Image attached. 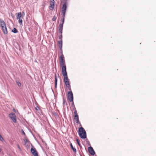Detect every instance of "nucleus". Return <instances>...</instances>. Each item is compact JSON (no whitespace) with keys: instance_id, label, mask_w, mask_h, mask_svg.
Segmentation results:
<instances>
[{"instance_id":"nucleus-6","label":"nucleus","mask_w":156,"mask_h":156,"mask_svg":"<svg viewBox=\"0 0 156 156\" xmlns=\"http://www.w3.org/2000/svg\"><path fill=\"white\" fill-rule=\"evenodd\" d=\"M62 35H61L59 37V40L58 42V45L61 50H61H62Z\"/></svg>"},{"instance_id":"nucleus-13","label":"nucleus","mask_w":156,"mask_h":156,"mask_svg":"<svg viewBox=\"0 0 156 156\" xmlns=\"http://www.w3.org/2000/svg\"><path fill=\"white\" fill-rule=\"evenodd\" d=\"M16 19L17 20H18V19L19 18H20L22 17V14L21 12L16 13Z\"/></svg>"},{"instance_id":"nucleus-10","label":"nucleus","mask_w":156,"mask_h":156,"mask_svg":"<svg viewBox=\"0 0 156 156\" xmlns=\"http://www.w3.org/2000/svg\"><path fill=\"white\" fill-rule=\"evenodd\" d=\"M54 0H51L50 2L49 8L51 9H53L54 7Z\"/></svg>"},{"instance_id":"nucleus-21","label":"nucleus","mask_w":156,"mask_h":156,"mask_svg":"<svg viewBox=\"0 0 156 156\" xmlns=\"http://www.w3.org/2000/svg\"><path fill=\"white\" fill-rule=\"evenodd\" d=\"M64 17L65 16H63V19L62 20H61V21H62V23H60V24H62L63 25V23H64Z\"/></svg>"},{"instance_id":"nucleus-14","label":"nucleus","mask_w":156,"mask_h":156,"mask_svg":"<svg viewBox=\"0 0 156 156\" xmlns=\"http://www.w3.org/2000/svg\"><path fill=\"white\" fill-rule=\"evenodd\" d=\"M63 26V25L62 24H59L58 31L61 34V35H62V33Z\"/></svg>"},{"instance_id":"nucleus-26","label":"nucleus","mask_w":156,"mask_h":156,"mask_svg":"<svg viewBox=\"0 0 156 156\" xmlns=\"http://www.w3.org/2000/svg\"><path fill=\"white\" fill-rule=\"evenodd\" d=\"M16 83H17V85H18V86L20 87V86H21V84L20 82H17Z\"/></svg>"},{"instance_id":"nucleus-23","label":"nucleus","mask_w":156,"mask_h":156,"mask_svg":"<svg viewBox=\"0 0 156 156\" xmlns=\"http://www.w3.org/2000/svg\"><path fill=\"white\" fill-rule=\"evenodd\" d=\"M76 141L77 142V143L78 145H79V146L80 147L81 146H80V143L79 140L78 139H77L76 140Z\"/></svg>"},{"instance_id":"nucleus-22","label":"nucleus","mask_w":156,"mask_h":156,"mask_svg":"<svg viewBox=\"0 0 156 156\" xmlns=\"http://www.w3.org/2000/svg\"><path fill=\"white\" fill-rule=\"evenodd\" d=\"M55 87H56L57 84V78H56V75L55 76Z\"/></svg>"},{"instance_id":"nucleus-5","label":"nucleus","mask_w":156,"mask_h":156,"mask_svg":"<svg viewBox=\"0 0 156 156\" xmlns=\"http://www.w3.org/2000/svg\"><path fill=\"white\" fill-rule=\"evenodd\" d=\"M68 100L72 102L73 101V95L72 91L70 90L68 94Z\"/></svg>"},{"instance_id":"nucleus-31","label":"nucleus","mask_w":156,"mask_h":156,"mask_svg":"<svg viewBox=\"0 0 156 156\" xmlns=\"http://www.w3.org/2000/svg\"><path fill=\"white\" fill-rule=\"evenodd\" d=\"M74 108H73V109L75 110V108H74V107L73 106Z\"/></svg>"},{"instance_id":"nucleus-25","label":"nucleus","mask_w":156,"mask_h":156,"mask_svg":"<svg viewBox=\"0 0 156 156\" xmlns=\"http://www.w3.org/2000/svg\"><path fill=\"white\" fill-rule=\"evenodd\" d=\"M0 140L2 141H3L4 140V139L2 136L0 134Z\"/></svg>"},{"instance_id":"nucleus-30","label":"nucleus","mask_w":156,"mask_h":156,"mask_svg":"<svg viewBox=\"0 0 156 156\" xmlns=\"http://www.w3.org/2000/svg\"><path fill=\"white\" fill-rule=\"evenodd\" d=\"M24 141L25 142H27V140H24Z\"/></svg>"},{"instance_id":"nucleus-7","label":"nucleus","mask_w":156,"mask_h":156,"mask_svg":"<svg viewBox=\"0 0 156 156\" xmlns=\"http://www.w3.org/2000/svg\"><path fill=\"white\" fill-rule=\"evenodd\" d=\"M66 8L67 7L66 3H64L62 8V9L61 11L62 13L63 14V16H65Z\"/></svg>"},{"instance_id":"nucleus-20","label":"nucleus","mask_w":156,"mask_h":156,"mask_svg":"<svg viewBox=\"0 0 156 156\" xmlns=\"http://www.w3.org/2000/svg\"><path fill=\"white\" fill-rule=\"evenodd\" d=\"M73 105H74V108H75V111L74 112V115H78V114H77V111L76 110V108H75V107L74 104H73Z\"/></svg>"},{"instance_id":"nucleus-24","label":"nucleus","mask_w":156,"mask_h":156,"mask_svg":"<svg viewBox=\"0 0 156 156\" xmlns=\"http://www.w3.org/2000/svg\"><path fill=\"white\" fill-rule=\"evenodd\" d=\"M56 17L55 16H54L52 19V21H55L56 19Z\"/></svg>"},{"instance_id":"nucleus-4","label":"nucleus","mask_w":156,"mask_h":156,"mask_svg":"<svg viewBox=\"0 0 156 156\" xmlns=\"http://www.w3.org/2000/svg\"><path fill=\"white\" fill-rule=\"evenodd\" d=\"M9 117L14 123L16 122V116L14 113L12 112L9 114Z\"/></svg>"},{"instance_id":"nucleus-28","label":"nucleus","mask_w":156,"mask_h":156,"mask_svg":"<svg viewBox=\"0 0 156 156\" xmlns=\"http://www.w3.org/2000/svg\"><path fill=\"white\" fill-rule=\"evenodd\" d=\"M39 109V108L37 107V108H36V109L37 110H38Z\"/></svg>"},{"instance_id":"nucleus-3","label":"nucleus","mask_w":156,"mask_h":156,"mask_svg":"<svg viewBox=\"0 0 156 156\" xmlns=\"http://www.w3.org/2000/svg\"><path fill=\"white\" fill-rule=\"evenodd\" d=\"M1 26L2 27V29L4 34H7L8 33L6 24L4 21L1 20L0 21Z\"/></svg>"},{"instance_id":"nucleus-1","label":"nucleus","mask_w":156,"mask_h":156,"mask_svg":"<svg viewBox=\"0 0 156 156\" xmlns=\"http://www.w3.org/2000/svg\"><path fill=\"white\" fill-rule=\"evenodd\" d=\"M78 133L80 137L82 139H85L86 137V133L85 130L82 127L79 128Z\"/></svg>"},{"instance_id":"nucleus-18","label":"nucleus","mask_w":156,"mask_h":156,"mask_svg":"<svg viewBox=\"0 0 156 156\" xmlns=\"http://www.w3.org/2000/svg\"><path fill=\"white\" fill-rule=\"evenodd\" d=\"M70 145L72 149L73 150V152L74 153H76V148L73 147V146L72 145V144L71 143L70 144Z\"/></svg>"},{"instance_id":"nucleus-11","label":"nucleus","mask_w":156,"mask_h":156,"mask_svg":"<svg viewBox=\"0 0 156 156\" xmlns=\"http://www.w3.org/2000/svg\"><path fill=\"white\" fill-rule=\"evenodd\" d=\"M88 151L90 154L91 155H94L95 154V152L93 148L91 147H88Z\"/></svg>"},{"instance_id":"nucleus-19","label":"nucleus","mask_w":156,"mask_h":156,"mask_svg":"<svg viewBox=\"0 0 156 156\" xmlns=\"http://www.w3.org/2000/svg\"><path fill=\"white\" fill-rule=\"evenodd\" d=\"M12 31L14 33H16L18 32L17 30L15 28L12 30Z\"/></svg>"},{"instance_id":"nucleus-32","label":"nucleus","mask_w":156,"mask_h":156,"mask_svg":"<svg viewBox=\"0 0 156 156\" xmlns=\"http://www.w3.org/2000/svg\"><path fill=\"white\" fill-rule=\"evenodd\" d=\"M81 156H82L81 155Z\"/></svg>"},{"instance_id":"nucleus-2","label":"nucleus","mask_w":156,"mask_h":156,"mask_svg":"<svg viewBox=\"0 0 156 156\" xmlns=\"http://www.w3.org/2000/svg\"><path fill=\"white\" fill-rule=\"evenodd\" d=\"M58 57L60 65L61 66L66 65L64 57L62 53V50H61L60 53L59 54Z\"/></svg>"},{"instance_id":"nucleus-9","label":"nucleus","mask_w":156,"mask_h":156,"mask_svg":"<svg viewBox=\"0 0 156 156\" xmlns=\"http://www.w3.org/2000/svg\"><path fill=\"white\" fill-rule=\"evenodd\" d=\"M31 152L34 156H38V154L35 148H32Z\"/></svg>"},{"instance_id":"nucleus-16","label":"nucleus","mask_w":156,"mask_h":156,"mask_svg":"<svg viewBox=\"0 0 156 156\" xmlns=\"http://www.w3.org/2000/svg\"><path fill=\"white\" fill-rule=\"evenodd\" d=\"M63 76L64 77V82H66V81H69L67 76V75H64Z\"/></svg>"},{"instance_id":"nucleus-12","label":"nucleus","mask_w":156,"mask_h":156,"mask_svg":"<svg viewBox=\"0 0 156 156\" xmlns=\"http://www.w3.org/2000/svg\"><path fill=\"white\" fill-rule=\"evenodd\" d=\"M65 84H66V87H67L68 89L69 90H71V88L70 87V83L69 81H66L65 82Z\"/></svg>"},{"instance_id":"nucleus-15","label":"nucleus","mask_w":156,"mask_h":156,"mask_svg":"<svg viewBox=\"0 0 156 156\" xmlns=\"http://www.w3.org/2000/svg\"><path fill=\"white\" fill-rule=\"evenodd\" d=\"M74 119L76 123H78L79 122L78 115H74Z\"/></svg>"},{"instance_id":"nucleus-29","label":"nucleus","mask_w":156,"mask_h":156,"mask_svg":"<svg viewBox=\"0 0 156 156\" xmlns=\"http://www.w3.org/2000/svg\"><path fill=\"white\" fill-rule=\"evenodd\" d=\"M23 135H25V133L23 131Z\"/></svg>"},{"instance_id":"nucleus-8","label":"nucleus","mask_w":156,"mask_h":156,"mask_svg":"<svg viewBox=\"0 0 156 156\" xmlns=\"http://www.w3.org/2000/svg\"><path fill=\"white\" fill-rule=\"evenodd\" d=\"M62 67V72L63 76L67 75L66 65L61 66Z\"/></svg>"},{"instance_id":"nucleus-27","label":"nucleus","mask_w":156,"mask_h":156,"mask_svg":"<svg viewBox=\"0 0 156 156\" xmlns=\"http://www.w3.org/2000/svg\"><path fill=\"white\" fill-rule=\"evenodd\" d=\"M17 146L18 148L19 149V150H20V151H21V148H20V146L18 144H17Z\"/></svg>"},{"instance_id":"nucleus-17","label":"nucleus","mask_w":156,"mask_h":156,"mask_svg":"<svg viewBox=\"0 0 156 156\" xmlns=\"http://www.w3.org/2000/svg\"><path fill=\"white\" fill-rule=\"evenodd\" d=\"M23 17L18 19V22L20 25H23Z\"/></svg>"}]
</instances>
